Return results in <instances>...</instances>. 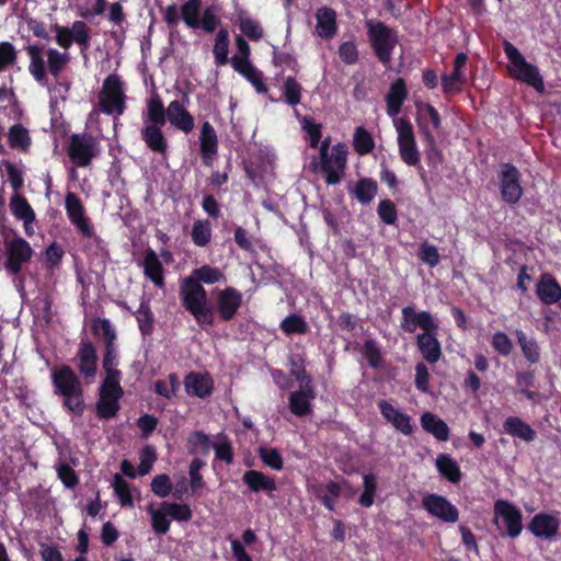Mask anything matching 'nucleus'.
<instances>
[{"label":"nucleus","mask_w":561,"mask_h":561,"mask_svg":"<svg viewBox=\"0 0 561 561\" xmlns=\"http://www.w3.org/2000/svg\"><path fill=\"white\" fill-rule=\"evenodd\" d=\"M225 280V274L216 266L202 265L194 268L190 276L183 278L180 285L182 306L202 328L215 323L214 310L207 305V291L203 284L214 285Z\"/></svg>","instance_id":"obj_1"},{"label":"nucleus","mask_w":561,"mask_h":561,"mask_svg":"<svg viewBox=\"0 0 561 561\" xmlns=\"http://www.w3.org/2000/svg\"><path fill=\"white\" fill-rule=\"evenodd\" d=\"M24 49L30 58L28 72L41 84L47 82L48 75L58 81L71 60L68 51L61 53L56 48L44 49V46L37 44L26 45Z\"/></svg>","instance_id":"obj_2"},{"label":"nucleus","mask_w":561,"mask_h":561,"mask_svg":"<svg viewBox=\"0 0 561 561\" xmlns=\"http://www.w3.org/2000/svg\"><path fill=\"white\" fill-rule=\"evenodd\" d=\"M330 136L320 144V171L324 174L328 185H336L345 175L348 151L344 142H337L330 152Z\"/></svg>","instance_id":"obj_3"},{"label":"nucleus","mask_w":561,"mask_h":561,"mask_svg":"<svg viewBox=\"0 0 561 561\" xmlns=\"http://www.w3.org/2000/svg\"><path fill=\"white\" fill-rule=\"evenodd\" d=\"M368 41L376 58L388 66L392 59V53L398 44L397 32L381 21L366 20Z\"/></svg>","instance_id":"obj_4"},{"label":"nucleus","mask_w":561,"mask_h":561,"mask_svg":"<svg viewBox=\"0 0 561 561\" xmlns=\"http://www.w3.org/2000/svg\"><path fill=\"white\" fill-rule=\"evenodd\" d=\"M127 95L125 83L117 73L108 75L99 93V107L106 115H123L126 110Z\"/></svg>","instance_id":"obj_5"},{"label":"nucleus","mask_w":561,"mask_h":561,"mask_svg":"<svg viewBox=\"0 0 561 561\" xmlns=\"http://www.w3.org/2000/svg\"><path fill=\"white\" fill-rule=\"evenodd\" d=\"M503 49L508 58L511 66L510 71L512 76L522 82L527 83L537 91L543 90V80L539 73V69L528 62L522 53L512 43L505 41L503 43Z\"/></svg>","instance_id":"obj_6"},{"label":"nucleus","mask_w":561,"mask_h":561,"mask_svg":"<svg viewBox=\"0 0 561 561\" xmlns=\"http://www.w3.org/2000/svg\"><path fill=\"white\" fill-rule=\"evenodd\" d=\"M99 153V142L90 134L79 133L70 136L67 154L73 165L87 168Z\"/></svg>","instance_id":"obj_7"},{"label":"nucleus","mask_w":561,"mask_h":561,"mask_svg":"<svg viewBox=\"0 0 561 561\" xmlns=\"http://www.w3.org/2000/svg\"><path fill=\"white\" fill-rule=\"evenodd\" d=\"M55 41L59 47L67 51L73 43L78 44L80 53L85 56L91 45L90 28L83 21H75L71 27L55 24Z\"/></svg>","instance_id":"obj_8"},{"label":"nucleus","mask_w":561,"mask_h":561,"mask_svg":"<svg viewBox=\"0 0 561 561\" xmlns=\"http://www.w3.org/2000/svg\"><path fill=\"white\" fill-rule=\"evenodd\" d=\"M398 133V148L402 161L409 167H416L421 162V156L415 141L413 125L407 118L394 121Z\"/></svg>","instance_id":"obj_9"},{"label":"nucleus","mask_w":561,"mask_h":561,"mask_svg":"<svg viewBox=\"0 0 561 561\" xmlns=\"http://www.w3.org/2000/svg\"><path fill=\"white\" fill-rule=\"evenodd\" d=\"M497 178L502 199L510 205L517 204L524 193L519 170L512 163H502Z\"/></svg>","instance_id":"obj_10"},{"label":"nucleus","mask_w":561,"mask_h":561,"mask_svg":"<svg viewBox=\"0 0 561 561\" xmlns=\"http://www.w3.org/2000/svg\"><path fill=\"white\" fill-rule=\"evenodd\" d=\"M7 259L4 262L5 271L11 275H18L22 272L23 265L28 263L33 256V249L22 237H15L5 242Z\"/></svg>","instance_id":"obj_11"},{"label":"nucleus","mask_w":561,"mask_h":561,"mask_svg":"<svg viewBox=\"0 0 561 561\" xmlns=\"http://www.w3.org/2000/svg\"><path fill=\"white\" fill-rule=\"evenodd\" d=\"M242 293L234 287L228 286L215 291L214 314L222 322L231 321L242 306Z\"/></svg>","instance_id":"obj_12"},{"label":"nucleus","mask_w":561,"mask_h":561,"mask_svg":"<svg viewBox=\"0 0 561 561\" xmlns=\"http://www.w3.org/2000/svg\"><path fill=\"white\" fill-rule=\"evenodd\" d=\"M65 209L69 221L73 225L83 238L99 239L94 233L89 217L85 216V209L81 199L73 193L68 192L65 196Z\"/></svg>","instance_id":"obj_13"},{"label":"nucleus","mask_w":561,"mask_h":561,"mask_svg":"<svg viewBox=\"0 0 561 561\" xmlns=\"http://www.w3.org/2000/svg\"><path fill=\"white\" fill-rule=\"evenodd\" d=\"M422 506L428 514L444 523L454 524L459 519L458 508L443 495L436 493L424 495Z\"/></svg>","instance_id":"obj_14"},{"label":"nucleus","mask_w":561,"mask_h":561,"mask_svg":"<svg viewBox=\"0 0 561 561\" xmlns=\"http://www.w3.org/2000/svg\"><path fill=\"white\" fill-rule=\"evenodd\" d=\"M401 313L400 328L407 333H413L417 328L423 332L438 330V324L428 311H415L413 306H407L402 308Z\"/></svg>","instance_id":"obj_15"},{"label":"nucleus","mask_w":561,"mask_h":561,"mask_svg":"<svg viewBox=\"0 0 561 561\" xmlns=\"http://www.w3.org/2000/svg\"><path fill=\"white\" fill-rule=\"evenodd\" d=\"M50 377L56 396L72 393L83 388L79 376L68 365L62 364L54 367Z\"/></svg>","instance_id":"obj_16"},{"label":"nucleus","mask_w":561,"mask_h":561,"mask_svg":"<svg viewBox=\"0 0 561 561\" xmlns=\"http://www.w3.org/2000/svg\"><path fill=\"white\" fill-rule=\"evenodd\" d=\"M494 513L505 524L507 535L516 538L523 530L522 512L513 503L505 500H497L494 503Z\"/></svg>","instance_id":"obj_17"},{"label":"nucleus","mask_w":561,"mask_h":561,"mask_svg":"<svg viewBox=\"0 0 561 561\" xmlns=\"http://www.w3.org/2000/svg\"><path fill=\"white\" fill-rule=\"evenodd\" d=\"M79 374L85 379H92L98 373V353L94 344L88 340L82 339L79 343L77 351Z\"/></svg>","instance_id":"obj_18"},{"label":"nucleus","mask_w":561,"mask_h":561,"mask_svg":"<svg viewBox=\"0 0 561 561\" xmlns=\"http://www.w3.org/2000/svg\"><path fill=\"white\" fill-rule=\"evenodd\" d=\"M199 154L205 167H213L214 160L218 153V136L209 122H204L199 136Z\"/></svg>","instance_id":"obj_19"},{"label":"nucleus","mask_w":561,"mask_h":561,"mask_svg":"<svg viewBox=\"0 0 561 561\" xmlns=\"http://www.w3.org/2000/svg\"><path fill=\"white\" fill-rule=\"evenodd\" d=\"M184 387L188 396L205 399L214 390V380L208 373L191 371L184 378Z\"/></svg>","instance_id":"obj_20"},{"label":"nucleus","mask_w":561,"mask_h":561,"mask_svg":"<svg viewBox=\"0 0 561 561\" xmlns=\"http://www.w3.org/2000/svg\"><path fill=\"white\" fill-rule=\"evenodd\" d=\"M409 96L407 82L403 78H397L389 87L385 96L386 112L388 116L396 117L402 110L405 100Z\"/></svg>","instance_id":"obj_21"},{"label":"nucleus","mask_w":561,"mask_h":561,"mask_svg":"<svg viewBox=\"0 0 561 561\" xmlns=\"http://www.w3.org/2000/svg\"><path fill=\"white\" fill-rule=\"evenodd\" d=\"M316 32L323 39L333 38L339 30L336 11L331 7H320L316 14Z\"/></svg>","instance_id":"obj_22"},{"label":"nucleus","mask_w":561,"mask_h":561,"mask_svg":"<svg viewBox=\"0 0 561 561\" xmlns=\"http://www.w3.org/2000/svg\"><path fill=\"white\" fill-rule=\"evenodd\" d=\"M437 331L422 332L416 335V346L422 357L430 364H436L442 357V346L436 337Z\"/></svg>","instance_id":"obj_23"},{"label":"nucleus","mask_w":561,"mask_h":561,"mask_svg":"<svg viewBox=\"0 0 561 561\" xmlns=\"http://www.w3.org/2000/svg\"><path fill=\"white\" fill-rule=\"evenodd\" d=\"M536 294L543 305L561 301V286L550 273H543L536 286Z\"/></svg>","instance_id":"obj_24"},{"label":"nucleus","mask_w":561,"mask_h":561,"mask_svg":"<svg viewBox=\"0 0 561 561\" xmlns=\"http://www.w3.org/2000/svg\"><path fill=\"white\" fill-rule=\"evenodd\" d=\"M169 123L179 130L188 134L194 128V117L178 100L170 102L167 108Z\"/></svg>","instance_id":"obj_25"},{"label":"nucleus","mask_w":561,"mask_h":561,"mask_svg":"<svg viewBox=\"0 0 561 561\" xmlns=\"http://www.w3.org/2000/svg\"><path fill=\"white\" fill-rule=\"evenodd\" d=\"M559 526L560 523L557 517L546 513H540L533 517L528 525V529L536 537L551 538L558 534Z\"/></svg>","instance_id":"obj_26"},{"label":"nucleus","mask_w":561,"mask_h":561,"mask_svg":"<svg viewBox=\"0 0 561 561\" xmlns=\"http://www.w3.org/2000/svg\"><path fill=\"white\" fill-rule=\"evenodd\" d=\"M144 274L150 279L157 287L162 288L164 286V268L158 254L151 248L145 251L144 255Z\"/></svg>","instance_id":"obj_27"},{"label":"nucleus","mask_w":561,"mask_h":561,"mask_svg":"<svg viewBox=\"0 0 561 561\" xmlns=\"http://www.w3.org/2000/svg\"><path fill=\"white\" fill-rule=\"evenodd\" d=\"M242 481L253 493H271L277 490L275 479L259 470L245 471L243 473Z\"/></svg>","instance_id":"obj_28"},{"label":"nucleus","mask_w":561,"mask_h":561,"mask_svg":"<svg viewBox=\"0 0 561 561\" xmlns=\"http://www.w3.org/2000/svg\"><path fill=\"white\" fill-rule=\"evenodd\" d=\"M316 392L313 387H304V389L294 391L289 394L290 412L304 417L311 412V400L314 399Z\"/></svg>","instance_id":"obj_29"},{"label":"nucleus","mask_w":561,"mask_h":561,"mask_svg":"<svg viewBox=\"0 0 561 561\" xmlns=\"http://www.w3.org/2000/svg\"><path fill=\"white\" fill-rule=\"evenodd\" d=\"M503 431L505 434L526 443H531L537 437L536 431L518 416H508L503 423Z\"/></svg>","instance_id":"obj_30"},{"label":"nucleus","mask_w":561,"mask_h":561,"mask_svg":"<svg viewBox=\"0 0 561 561\" xmlns=\"http://www.w3.org/2000/svg\"><path fill=\"white\" fill-rule=\"evenodd\" d=\"M423 430L433 435L439 442H447L450 436V430L447 423L432 412H425L420 419Z\"/></svg>","instance_id":"obj_31"},{"label":"nucleus","mask_w":561,"mask_h":561,"mask_svg":"<svg viewBox=\"0 0 561 561\" xmlns=\"http://www.w3.org/2000/svg\"><path fill=\"white\" fill-rule=\"evenodd\" d=\"M377 193L378 184L373 178H362L353 187H348V194L362 205L370 204Z\"/></svg>","instance_id":"obj_32"},{"label":"nucleus","mask_w":561,"mask_h":561,"mask_svg":"<svg viewBox=\"0 0 561 561\" xmlns=\"http://www.w3.org/2000/svg\"><path fill=\"white\" fill-rule=\"evenodd\" d=\"M232 68L244 77L255 88L257 93H266L268 91L267 85L263 81L262 71L255 68L251 61L240 62L238 59H234Z\"/></svg>","instance_id":"obj_33"},{"label":"nucleus","mask_w":561,"mask_h":561,"mask_svg":"<svg viewBox=\"0 0 561 561\" xmlns=\"http://www.w3.org/2000/svg\"><path fill=\"white\" fill-rule=\"evenodd\" d=\"M161 128L162 126L146 125L141 129V138L151 151L165 154L168 142Z\"/></svg>","instance_id":"obj_34"},{"label":"nucleus","mask_w":561,"mask_h":561,"mask_svg":"<svg viewBox=\"0 0 561 561\" xmlns=\"http://www.w3.org/2000/svg\"><path fill=\"white\" fill-rule=\"evenodd\" d=\"M8 144L11 149L19 150L21 152H28L32 146V138L28 129L22 124L16 123L9 128Z\"/></svg>","instance_id":"obj_35"},{"label":"nucleus","mask_w":561,"mask_h":561,"mask_svg":"<svg viewBox=\"0 0 561 561\" xmlns=\"http://www.w3.org/2000/svg\"><path fill=\"white\" fill-rule=\"evenodd\" d=\"M439 474L451 483H458L462 473L458 462L449 454H439L436 458Z\"/></svg>","instance_id":"obj_36"},{"label":"nucleus","mask_w":561,"mask_h":561,"mask_svg":"<svg viewBox=\"0 0 561 561\" xmlns=\"http://www.w3.org/2000/svg\"><path fill=\"white\" fill-rule=\"evenodd\" d=\"M237 24L241 33L249 39L256 42L264 35V30L259 21L252 19L247 11L240 10L237 14Z\"/></svg>","instance_id":"obj_37"},{"label":"nucleus","mask_w":561,"mask_h":561,"mask_svg":"<svg viewBox=\"0 0 561 561\" xmlns=\"http://www.w3.org/2000/svg\"><path fill=\"white\" fill-rule=\"evenodd\" d=\"M515 336L526 360L537 364L540 360V347L537 341L534 337H528L520 329L515 330Z\"/></svg>","instance_id":"obj_38"},{"label":"nucleus","mask_w":561,"mask_h":561,"mask_svg":"<svg viewBox=\"0 0 561 561\" xmlns=\"http://www.w3.org/2000/svg\"><path fill=\"white\" fill-rule=\"evenodd\" d=\"M10 210L12 215L22 221H35V211L27 199L20 193H14L10 198Z\"/></svg>","instance_id":"obj_39"},{"label":"nucleus","mask_w":561,"mask_h":561,"mask_svg":"<svg viewBox=\"0 0 561 561\" xmlns=\"http://www.w3.org/2000/svg\"><path fill=\"white\" fill-rule=\"evenodd\" d=\"M229 32L227 28H220L215 38L213 55L217 66H225L230 62L229 55Z\"/></svg>","instance_id":"obj_40"},{"label":"nucleus","mask_w":561,"mask_h":561,"mask_svg":"<svg viewBox=\"0 0 561 561\" xmlns=\"http://www.w3.org/2000/svg\"><path fill=\"white\" fill-rule=\"evenodd\" d=\"M213 445L209 435L203 431H194L187 437V450L191 455L207 456Z\"/></svg>","instance_id":"obj_41"},{"label":"nucleus","mask_w":561,"mask_h":561,"mask_svg":"<svg viewBox=\"0 0 561 561\" xmlns=\"http://www.w3.org/2000/svg\"><path fill=\"white\" fill-rule=\"evenodd\" d=\"M167 110L159 95L151 96L147 103V118L149 125L164 126L167 123Z\"/></svg>","instance_id":"obj_42"},{"label":"nucleus","mask_w":561,"mask_h":561,"mask_svg":"<svg viewBox=\"0 0 561 561\" xmlns=\"http://www.w3.org/2000/svg\"><path fill=\"white\" fill-rule=\"evenodd\" d=\"M202 0H186L181 5V18L190 28H199Z\"/></svg>","instance_id":"obj_43"},{"label":"nucleus","mask_w":561,"mask_h":561,"mask_svg":"<svg viewBox=\"0 0 561 561\" xmlns=\"http://www.w3.org/2000/svg\"><path fill=\"white\" fill-rule=\"evenodd\" d=\"M213 236L211 224L209 220L197 219L194 221L191 238L196 247L204 248L210 243Z\"/></svg>","instance_id":"obj_44"},{"label":"nucleus","mask_w":561,"mask_h":561,"mask_svg":"<svg viewBox=\"0 0 561 561\" xmlns=\"http://www.w3.org/2000/svg\"><path fill=\"white\" fill-rule=\"evenodd\" d=\"M324 489L328 492L327 494L322 493L323 486L314 488V495L325 508L333 511L335 507L334 500L340 497L342 492L341 485L335 481H329Z\"/></svg>","instance_id":"obj_45"},{"label":"nucleus","mask_w":561,"mask_h":561,"mask_svg":"<svg viewBox=\"0 0 561 561\" xmlns=\"http://www.w3.org/2000/svg\"><path fill=\"white\" fill-rule=\"evenodd\" d=\"M148 513L151 518V527L157 535H165L170 530L171 522L169 514L164 508L163 502L160 504L158 510H154L152 505L148 507Z\"/></svg>","instance_id":"obj_46"},{"label":"nucleus","mask_w":561,"mask_h":561,"mask_svg":"<svg viewBox=\"0 0 561 561\" xmlns=\"http://www.w3.org/2000/svg\"><path fill=\"white\" fill-rule=\"evenodd\" d=\"M424 139L426 141L425 158L428 167L438 169L444 161L442 150L438 148L435 138L428 128H424Z\"/></svg>","instance_id":"obj_47"},{"label":"nucleus","mask_w":561,"mask_h":561,"mask_svg":"<svg viewBox=\"0 0 561 561\" xmlns=\"http://www.w3.org/2000/svg\"><path fill=\"white\" fill-rule=\"evenodd\" d=\"M279 329L286 335L306 334L309 331V325L302 316L291 313L282 320Z\"/></svg>","instance_id":"obj_48"},{"label":"nucleus","mask_w":561,"mask_h":561,"mask_svg":"<svg viewBox=\"0 0 561 561\" xmlns=\"http://www.w3.org/2000/svg\"><path fill=\"white\" fill-rule=\"evenodd\" d=\"M354 150L359 156H366L375 148V141L370 133L363 126L356 127L353 138Z\"/></svg>","instance_id":"obj_49"},{"label":"nucleus","mask_w":561,"mask_h":561,"mask_svg":"<svg viewBox=\"0 0 561 561\" xmlns=\"http://www.w3.org/2000/svg\"><path fill=\"white\" fill-rule=\"evenodd\" d=\"M135 313L140 333L144 336L150 335L153 331L154 316L149 302L141 300L139 308Z\"/></svg>","instance_id":"obj_50"},{"label":"nucleus","mask_w":561,"mask_h":561,"mask_svg":"<svg viewBox=\"0 0 561 561\" xmlns=\"http://www.w3.org/2000/svg\"><path fill=\"white\" fill-rule=\"evenodd\" d=\"M417 108V124L424 130L423 121L428 118L435 130L442 128V118L438 111L430 103L420 102L415 104Z\"/></svg>","instance_id":"obj_51"},{"label":"nucleus","mask_w":561,"mask_h":561,"mask_svg":"<svg viewBox=\"0 0 561 561\" xmlns=\"http://www.w3.org/2000/svg\"><path fill=\"white\" fill-rule=\"evenodd\" d=\"M122 374L111 375L106 374L100 387V396H105L112 399H122L124 390L121 386Z\"/></svg>","instance_id":"obj_52"},{"label":"nucleus","mask_w":561,"mask_h":561,"mask_svg":"<svg viewBox=\"0 0 561 561\" xmlns=\"http://www.w3.org/2000/svg\"><path fill=\"white\" fill-rule=\"evenodd\" d=\"M302 87L294 78L287 77L283 84V96L285 102L290 106H296L301 102Z\"/></svg>","instance_id":"obj_53"},{"label":"nucleus","mask_w":561,"mask_h":561,"mask_svg":"<svg viewBox=\"0 0 561 561\" xmlns=\"http://www.w3.org/2000/svg\"><path fill=\"white\" fill-rule=\"evenodd\" d=\"M62 407L65 410L72 412L77 416H81L85 409L83 388L72 393L62 394Z\"/></svg>","instance_id":"obj_54"},{"label":"nucleus","mask_w":561,"mask_h":561,"mask_svg":"<svg viewBox=\"0 0 561 561\" xmlns=\"http://www.w3.org/2000/svg\"><path fill=\"white\" fill-rule=\"evenodd\" d=\"M92 331L94 334L101 333L104 339V347H114L117 339L116 332L108 319H95L92 322Z\"/></svg>","instance_id":"obj_55"},{"label":"nucleus","mask_w":561,"mask_h":561,"mask_svg":"<svg viewBox=\"0 0 561 561\" xmlns=\"http://www.w3.org/2000/svg\"><path fill=\"white\" fill-rule=\"evenodd\" d=\"M119 409V399H112L105 396H100L95 407L96 415L101 420L115 417Z\"/></svg>","instance_id":"obj_56"},{"label":"nucleus","mask_w":561,"mask_h":561,"mask_svg":"<svg viewBox=\"0 0 561 561\" xmlns=\"http://www.w3.org/2000/svg\"><path fill=\"white\" fill-rule=\"evenodd\" d=\"M164 508L169 514L170 518L180 522L186 523L190 522L193 517V513L191 506L186 503H175V502H163Z\"/></svg>","instance_id":"obj_57"},{"label":"nucleus","mask_w":561,"mask_h":561,"mask_svg":"<svg viewBox=\"0 0 561 561\" xmlns=\"http://www.w3.org/2000/svg\"><path fill=\"white\" fill-rule=\"evenodd\" d=\"M257 455L260 457V459L262 460V462L273 469V470H276V471H279L283 469L284 467V459L280 455V453L278 451V449L276 448H273V447H259L257 449Z\"/></svg>","instance_id":"obj_58"},{"label":"nucleus","mask_w":561,"mask_h":561,"mask_svg":"<svg viewBox=\"0 0 561 561\" xmlns=\"http://www.w3.org/2000/svg\"><path fill=\"white\" fill-rule=\"evenodd\" d=\"M516 385L519 388L520 393L528 400H535L537 392L530 390L535 387V371L523 370L516 373Z\"/></svg>","instance_id":"obj_59"},{"label":"nucleus","mask_w":561,"mask_h":561,"mask_svg":"<svg viewBox=\"0 0 561 561\" xmlns=\"http://www.w3.org/2000/svg\"><path fill=\"white\" fill-rule=\"evenodd\" d=\"M113 488L114 492L117 495L119 503L122 506H134V501L130 492V488L128 482L118 473L114 476L113 479Z\"/></svg>","instance_id":"obj_60"},{"label":"nucleus","mask_w":561,"mask_h":561,"mask_svg":"<svg viewBox=\"0 0 561 561\" xmlns=\"http://www.w3.org/2000/svg\"><path fill=\"white\" fill-rule=\"evenodd\" d=\"M363 480L364 490L358 499V504L363 507H370L374 504L377 490L376 477L373 473H367Z\"/></svg>","instance_id":"obj_61"},{"label":"nucleus","mask_w":561,"mask_h":561,"mask_svg":"<svg viewBox=\"0 0 561 561\" xmlns=\"http://www.w3.org/2000/svg\"><path fill=\"white\" fill-rule=\"evenodd\" d=\"M377 214L380 220L389 226L396 225L398 220V211L391 199H381L377 207Z\"/></svg>","instance_id":"obj_62"},{"label":"nucleus","mask_w":561,"mask_h":561,"mask_svg":"<svg viewBox=\"0 0 561 561\" xmlns=\"http://www.w3.org/2000/svg\"><path fill=\"white\" fill-rule=\"evenodd\" d=\"M215 457L219 461L231 465L234 459V453L230 440L224 436L219 442L213 445Z\"/></svg>","instance_id":"obj_63"},{"label":"nucleus","mask_w":561,"mask_h":561,"mask_svg":"<svg viewBox=\"0 0 561 561\" xmlns=\"http://www.w3.org/2000/svg\"><path fill=\"white\" fill-rule=\"evenodd\" d=\"M491 346L497 354L505 357L508 356L514 348L513 342L510 339V336L502 331H497L492 335Z\"/></svg>","instance_id":"obj_64"}]
</instances>
